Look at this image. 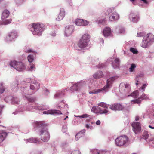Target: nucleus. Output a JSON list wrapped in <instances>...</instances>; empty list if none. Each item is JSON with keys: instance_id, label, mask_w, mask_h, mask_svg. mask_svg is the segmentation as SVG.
<instances>
[{"instance_id": "nucleus-62", "label": "nucleus", "mask_w": 154, "mask_h": 154, "mask_svg": "<svg viewBox=\"0 0 154 154\" xmlns=\"http://www.w3.org/2000/svg\"><path fill=\"white\" fill-rule=\"evenodd\" d=\"M97 153L98 154H99V152H98Z\"/></svg>"}, {"instance_id": "nucleus-56", "label": "nucleus", "mask_w": 154, "mask_h": 154, "mask_svg": "<svg viewBox=\"0 0 154 154\" xmlns=\"http://www.w3.org/2000/svg\"><path fill=\"white\" fill-rule=\"evenodd\" d=\"M0 126H2L3 125H2V123L1 121H0Z\"/></svg>"}, {"instance_id": "nucleus-23", "label": "nucleus", "mask_w": 154, "mask_h": 154, "mask_svg": "<svg viewBox=\"0 0 154 154\" xmlns=\"http://www.w3.org/2000/svg\"><path fill=\"white\" fill-rule=\"evenodd\" d=\"M103 75V72L101 71H97L93 75V77L96 79L102 77Z\"/></svg>"}, {"instance_id": "nucleus-33", "label": "nucleus", "mask_w": 154, "mask_h": 154, "mask_svg": "<svg viewBox=\"0 0 154 154\" xmlns=\"http://www.w3.org/2000/svg\"><path fill=\"white\" fill-rule=\"evenodd\" d=\"M136 66L134 64H132L131 65V66L129 68L130 72H133L134 69L136 68Z\"/></svg>"}, {"instance_id": "nucleus-52", "label": "nucleus", "mask_w": 154, "mask_h": 154, "mask_svg": "<svg viewBox=\"0 0 154 154\" xmlns=\"http://www.w3.org/2000/svg\"><path fill=\"white\" fill-rule=\"evenodd\" d=\"M141 1H143V2L145 3L146 4L147 3V1L146 0H141Z\"/></svg>"}, {"instance_id": "nucleus-32", "label": "nucleus", "mask_w": 154, "mask_h": 154, "mask_svg": "<svg viewBox=\"0 0 154 154\" xmlns=\"http://www.w3.org/2000/svg\"><path fill=\"white\" fill-rule=\"evenodd\" d=\"M34 60V57L32 55H30L28 56V60L29 63L32 62Z\"/></svg>"}, {"instance_id": "nucleus-58", "label": "nucleus", "mask_w": 154, "mask_h": 154, "mask_svg": "<svg viewBox=\"0 0 154 154\" xmlns=\"http://www.w3.org/2000/svg\"><path fill=\"white\" fill-rule=\"evenodd\" d=\"M68 116H67L64 119V120H66V118H68Z\"/></svg>"}, {"instance_id": "nucleus-7", "label": "nucleus", "mask_w": 154, "mask_h": 154, "mask_svg": "<svg viewBox=\"0 0 154 154\" xmlns=\"http://www.w3.org/2000/svg\"><path fill=\"white\" fill-rule=\"evenodd\" d=\"M9 11L7 10H4L2 14L1 19L3 21V23L5 25L9 24L11 22V19L5 20L9 17Z\"/></svg>"}, {"instance_id": "nucleus-25", "label": "nucleus", "mask_w": 154, "mask_h": 154, "mask_svg": "<svg viewBox=\"0 0 154 154\" xmlns=\"http://www.w3.org/2000/svg\"><path fill=\"white\" fill-rule=\"evenodd\" d=\"M7 135V133L4 131H2L0 133V143L4 141Z\"/></svg>"}, {"instance_id": "nucleus-24", "label": "nucleus", "mask_w": 154, "mask_h": 154, "mask_svg": "<svg viewBox=\"0 0 154 154\" xmlns=\"http://www.w3.org/2000/svg\"><path fill=\"white\" fill-rule=\"evenodd\" d=\"M88 44L85 43V42L79 40L78 43V45L81 48H86L88 46Z\"/></svg>"}, {"instance_id": "nucleus-3", "label": "nucleus", "mask_w": 154, "mask_h": 154, "mask_svg": "<svg viewBox=\"0 0 154 154\" xmlns=\"http://www.w3.org/2000/svg\"><path fill=\"white\" fill-rule=\"evenodd\" d=\"M154 42V35L151 33H149L145 36L142 43V46L146 48L148 45H150Z\"/></svg>"}, {"instance_id": "nucleus-31", "label": "nucleus", "mask_w": 154, "mask_h": 154, "mask_svg": "<svg viewBox=\"0 0 154 154\" xmlns=\"http://www.w3.org/2000/svg\"><path fill=\"white\" fill-rule=\"evenodd\" d=\"M83 134L82 132H80L78 133L75 135V139L76 140H78L79 138L82 137Z\"/></svg>"}, {"instance_id": "nucleus-55", "label": "nucleus", "mask_w": 154, "mask_h": 154, "mask_svg": "<svg viewBox=\"0 0 154 154\" xmlns=\"http://www.w3.org/2000/svg\"><path fill=\"white\" fill-rule=\"evenodd\" d=\"M2 107L1 106H0V113H1V112H2Z\"/></svg>"}, {"instance_id": "nucleus-15", "label": "nucleus", "mask_w": 154, "mask_h": 154, "mask_svg": "<svg viewBox=\"0 0 154 154\" xmlns=\"http://www.w3.org/2000/svg\"><path fill=\"white\" fill-rule=\"evenodd\" d=\"M65 15V12L64 9L63 8H60V12L57 17L56 18V20L58 21L62 20L64 18Z\"/></svg>"}, {"instance_id": "nucleus-44", "label": "nucleus", "mask_w": 154, "mask_h": 154, "mask_svg": "<svg viewBox=\"0 0 154 154\" xmlns=\"http://www.w3.org/2000/svg\"><path fill=\"white\" fill-rule=\"evenodd\" d=\"M80 153L78 151H75L73 152L71 154H80Z\"/></svg>"}, {"instance_id": "nucleus-6", "label": "nucleus", "mask_w": 154, "mask_h": 154, "mask_svg": "<svg viewBox=\"0 0 154 154\" xmlns=\"http://www.w3.org/2000/svg\"><path fill=\"white\" fill-rule=\"evenodd\" d=\"M10 66L14 68L19 71L24 70L25 68L24 64L21 62H17L15 61H11L10 63Z\"/></svg>"}, {"instance_id": "nucleus-18", "label": "nucleus", "mask_w": 154, "mask_h": 154, "mask_svg": "<svg viewBox=\"0 0 154 154\" xmlns=\"http://www.w3.org/2000/svg\"><path fill=\"white\" fill-rule=\"evenodd\" d=\"M43 113L47 114H62V112L59 110H51L45 111L43 112Z\"/></svg>"}, {"instance_id": "nucleus-59", "label": "nucleus", "mask_w": 154, "mask_h": 154, "mask_svg": "<svg viewBox=\"0 0 154 154\" xmlns=\"http://www.w3.org/2000/svg\"><path fill=\"white\" fill-rule=\"evenodd\" d=\"M138 81H137V82L136 83V85H138Z\"/></svg>"}, {"instance_id": "nucleus-63", "label": "nucleus", "mask_w": 154, "mask_h": 154, "mask_svg": "<svg viewBox=\"0 0 154 154\" xmlns=\"http://www.w3.org/2000/svg\"><path fill=\"white\" fill-rule=\"evenodd\" d=\"M110 10V9H109V10Z\"/></svg>"}, {"instance_id": "nucleus-21", "label": "nucleus", "mask_w": 154, "mask_h": 154, "mask_svg": "<svg viewBox=\"0 0 154 154\" xmlns=\"http://www.w3.org/2000/svg\"><path fill=\"white\" fill-rule=\"evenodd\" d=\"M17 35L16 32H14L9 33L8 36L6 37V39L7 40L11 41L12 39L15 38Z\"/></svg>"}, {"instance_id": "nucleus-34", "label": "nucleus", "mask_w": 154, "mask_h": 154, "mask_svg": "<svg viewBox=\"0 0 154 154\" xmlns=\"http://www.w3.org/2000/svg\"><path fill=\"white\" fill-rule=\"evenodd\" d=\"M154 140V137L152 135L149 136L148 139H147L146 141L148 142H150L151 141Z\"/></svg>"}, {"instance_id": "nucleus-40", "label": "nucleus", "mask_w": 154, "mask_h": 154, "mask_svg": "<svg viewBox=\"0 0 154 154\" xmlns=\"http://www.w3.org/2000/svg\"><path fill=\"white\" fill-rule=\"evenodd\" d=\"M25 97L27 98V100L30 102H33L34 101V99L33 98L28 97L26 96H25Z\"/></svg>"}, {"instance_id": "nucleus-2", "label": "nucleus", "mask_w": 154, "mask_h": 154, "mask_svg": "<svg viewBox=\"0 0 154 154\" xmlns=\"http://www.w3.org/2000/svg\"><path fill=\"white\" fill-rule=\"evenodd\" d=\"M32 26L33 29L32 32L34 35H40L45 28V26L42 23H34L32 24Z\"/></svg>"}, {"instance_id": "nucleus-27", "label": "nucleus", "mask_w": 154, "mask_h": 154, "mask_svg": "<svg viewBox=\"0 0 154 154\" xmlns=\"http://www.w3.org/2000/svg\"><path fill=\"white\" fill-rule=\"evenodd\" d=\"M138 95L139 92L138 91L136 90L134 91L132 93L130 96L134 98H137L138 97Z\"/></svg>"}, {"instance_id": "nucleus-1", "label": "nucleus", "mask_w": 154, "mask_h": 154, "mask_svg": "<svg viewBox=\"0 0 154 154\" xmlns=\"http://www.w3.org/2000/svg\"><path fill=\"white\" fill-rule=\"evenodd\" d=\"M36 124L38 127L42 128L40 131L42 140L44 142L48 141L49 139L50 135L48 130L45 128L47 125L42 122H37Z\"/></svg>"}, {"instance_id": "nucleus-13", "label": "nucleus", "mask_w": 154, "mask_h": 154, "mask_svg": "<svg viewBox=\"0 0 154 154\" xmlns=\"http://www.w3.org/2000/svg\"><path fill=\"white\" fill-rule=\"evenodd\" d=\"M109 108L112 110H121L123 107L120 104H113L110 106Z\"/></svg>"}, {"instance_id": "nucleus-36", "label": "nucleus", "mask_w": 154, "mask_h": 154, "mask_svg": "<svg viewBox=\"0 0 154 154\" xmlns=\"http://www.w3.org/2000/svg\"><path fill=\"white\" fill-rule=\"evenodd\" d=\"M145 35V33L144 32H141L138 33L137 35V37H143Z\"/></svg>"}, {"instance_id": "nucleus-37", "label": "nucleus", "mask_w": 154, "mask_h": 154, "mask_svg": "<svg viewBox=\"0 0 154 154\" xmlns=\"http://www.w3.org/2000/svg\"><path fill=\"white\" fill-rule=\"evenodd\" d=\"M5 91V88L2 86V84L1 83L0 86V94H2Z\"/></svg>"}, {"instance_id": "nucleus-46", "label": "nucleus", "mask_w": 154, "mask_h": 154, "mask_svg": "<svg viewBox=\"0 0 154 154\" xmlns=\"http://www.w3.org/2000/svg\"><path fill=\"white\" fill-rule=\"evenodd\" d=\"M106 21V20L105 19H104L103 20L101 21V20H100L99 21V22L100 23H105Z\"/></svg>"}, {"instance_id": "nucleus-26", "label": "nucleus", "mask_w": 154, "mask_h": 154, "mask_svg": "<svg viewBox=\"0 0 154 154\" xmlns=\"http://www.w3.org/2000/svg\"><path fill=\"white\" fill-rule=\"evenodd\" d=\"M27 142L30 143H37L38 140L36 138H31L27 140Z\"/></svg>"}, {"instance_id": "nucleus-49", "label": "nucleus", "mask_w": 154, "mask_h": 154, "mask_svg": "<svg viewBox=\"0 0 154 154\" xmlns=\"http://www.w3.org/2000/svg\"><path fill=\"white\" fill-rule=\"evenodd\" d=\"M139 119V117L138 116H137L135 117V120L136 121H138Z\"/></svg>"}, {"instance_id": "nucleus-29", "label": "nucleus", "mask_w": 154, "mask_h": 154, "mask_svg": "<svg viewBox=\"0 0 154 154\" xmlns=\"http://www.w3.org/2000/svg\"><path fill=\"white\" fill-rule=\"evenodd\" d=\"M141 101V100L140 99V98L139 97L137 99L131 101L132 104L137 103L138 104H140V103Z\"/></svg>"}, {"instance_id": "nucleus-42", "label": "nucleus", "mask_w": 154, "mask_h": 154, "mask_svg": "<svg viewBox=\"0 0 154 154\" xmlns=\"http://www.w3.org/2000/svg\"><path fill=\"white\" fill-rule=\"evenodd\" d=\"M34 85L36 87V88H37L38 89L40 87V84H39L36 82L35 83H34Z\"/></svg>"}, {"instance_id": "nucleus-28", "label": "nucleus", "mask_w": 154, "mask_h": 154, "mask_svg": "<svg viewBox=\"0 0 154 154\" xmlns=\"http://www.w3.org/2000/svg\"><path fill=\"white\" fill-rule=\"evenodd\" d=\"M97 105L99 106L106 108H107L109 106V105L103 102H101L99 103Z\"/></svg>"}, {"instance_id": "nucleus-60", "label": "nucleus", "mask_w": 154, "mask_h": 154, "mask_svg": "<svg viewBox=\"0 0 154 154\" xmlns=\"http://www.w3.org/2000/svg\"><path fill=\"white\" fill-rule=\"evenodd\" d=\"M14 103H16L17 104H18V102L15 101V102H14Z\"/></svg>"}, {"instance_id": "nucleus-10", "label": "nucleus", "mask_w": 154, "mask_h": 154, "mask_svg": "<svg viewBox=\"0 0 154 154\" xmlns=\"http://www.w3.org/2000/svg\"><path fill=\"white\" fill-rule=\"evenodd\" d=\"M83 84L82 82L75 84L70 87V90L72 91H78L83 86Z\"/></svg>"}, {"instance_id": "nucleus-9", "label": "nucleus", "mask_w": 154, "mask_h": 154, "mask_svg": "<svg viewBox=\"0 0 154 154\" xmlns=\"http://www.w3.org/2000/svg\"><path fill=\"white\" fill-rule=\"evenodd\" d=\"M131 126L133 127V131L135 134L140 132L141 130V126L140 123L139 122H134L132 123Z\"/></svg>"}, {"instance_id": "nucleus-17", "label": "nucleus", "mask_w": 154, "mask_h": 154, "mask_svg": "<svg viewBox=\"0 0 154 154\" xmlns=\"http://www.w3.org/2000/svg\"><path fill=\"white\" fill-rule=\"evenodd\" d=\"M90 36L88 34H85L83 35L79 40L82 41L85 43L88 44L90 41Z\"/></svg>"}, {"instance_id": "nucleus-12", "label": "nucleus", "mask_w": 154, "mask_h": 154, "mask_svg": "<svg viewBox=\"0 0 154 154\" xmlns=\"http://www.w3.org/2000/svg\"><path fill=\"white\" fill-rule=\"evenodd\" d=\"M130 20L133 22L137 23L140 19L139 16L138 14L131 13L129 15Z\"/></svg>"}, {"instance_id": "nucleus-48", "label": "nucleus", "mask_w": 154, "mask_h": 154, "mask_svg": "<svg viewBox=\"0 0 154 154\" xmlns=\"http://www.w3.org/2000/svg\"><path fill=\"white\" fill-rule=\"evenodd\" d=\"M103 64H100L99 66H98V67L99 68H100L101 67H103Z\"/></svg>"}, {"instance_id": "nucleus-35", "label": "nucleus", "mask_w": 154, "mask_h": 154, "mask_svg": "<svg viewBox=\"0 0 154 154\" xmlns=\"http://www.w3.org/2000/svg\"><path fill=\"white\" fill-rule=\"evenodd\" d=\"M26 0H16V2L17 5L21 4L26 1Z\"/></svg>"}, {"instance_id": "nucleus-47", "label": "nucleus", "mask_w": 154, "mask_h": 154, "mask_svg": "<svg viewBox=\"0 0 154 154\" xmlns=\"http://www.w3.org/2000/svg\"><path fill=\"white\" fill-rule=\"evenodd\" d=\"M100 120H98L96 122V124L98 125H100Z\"/></svg>"}, {"instance_id": "nucleus-45", "label": "nucleus", "mask_w": 154, "mask_h": 154, "mask_svg": "<svg viewBox=\"0 0 154 154\" xmlns=\"http://www.w3.org/2000/svg\"><path fill=\"white\" fill-rule=\"evenodd\" d=\"M30 89L34 90L35 88V87L33 85H31L30 86Z\"/></svg>"}, {"instance_id": "nucleus-38", "label": "nucleus", "mask_w": 154, "mask_h": 154, "mask_svg": "<svg viewBox=\"0 0 154 154\" xmlns=\"http://www.w3.org/2000/svg\"><path fill=\"white\" fill-rule=\"evenodd\" d=\"M130 51L134 54H137L138 52L137 50L133 48H130Z\"/></svg>"}, {"instance_id": "nucleus-61", "label": "nucleus", "mask_w": 154, "mask_h": 154, "mask_svg": "<svg viewBox=\"0 0 154 154\" xmlns=\"http://www.w3.org/2000/svg\"><path fill=\"white\" fill-rule=\"evenodd\" d=\"M130 0L132 2H134L135 1V0Z\"/></svg>"}, {"instance_id": "nucleus-8", "label": "nucleus", "mask_w": 154, "mask_h": 154, "mask_svg": "<svg viewBox=\"0 0 154 154\" xmlns=\"http://www.w3.org/2000/svg\"><path fill=\"white\" fill-rule=\"evenodd\" d=\"M91 111L95 113H100V114H107L109 111L107 109L102 110L101 108L98 106H94L91 110Z\"/></svg>"}, {"instance_id": "nucleus-11", "label": "nucleus", "mask_w": 154, "mask_h": 154, "mask_svg": "<svg viewBox=\"0 0 154 154\" xmlns=\"http://www.w3.org/2000/svg\"><path fill=\"white\" fill-rule=\"evenodd\" d=\"M75 23L78 26H85L88 24V22L84 20L78 19L75 20Z\"/></svg>"}, {"instance_id": "nucleus-19", "label": "nucleus", "mask_w": 154, "mask_h": 154, "mask_svg": "<svg viewBox=\"0 0 154 154\" xmlns=\"http://www.w3.org/2000/svg\"><path fill=\"white\" fill-rule=\"evenodd\" d=\"M119 18V14L116 12H112L109 16V20L110 21H115Z\"/></svg>"}, {"instance_id": "nucleus-16", "label": "nucleus", "mask_w": 154, "mask_h": 154, "mask_svg": "<svg viewBox=\"0 0 154 154\" xmlns=\"http://www.w3.org/2000/svg\"><path fill=\"white\" fill-rule=\"evenodd\" d=\"M90 36L88 34H85L83 35L79 40L82 41L85 43L88 44L90 41Z\"/></svg>"}, {"instance_id": "nucleus-50", "label": "nucleus", "mask_w": 154, "mask_h": 154, "mask_svg": "<svg viewBox=\"0 0 154 154\" xmlns=\"http://www.w3.org/2000/svg\"><path fill=\"white\" fill-rule=\"evenodd\" d=\"M146 86V84H144L143 86L142 87V89H144L145 88Z\"/></svg>"}, {"instance_id": "nucleus-30", "label": "nucleus", "mask_w": 154, "mask_h": 154, "mask_svg": "<svg viewBox=\"0 0 154 154\" xmlns=\"http://www.w3.org/2000/svg\"><path fill=\"white\" fill-rule=\"evenodd\" d=\"M149 135L148 134V132L146 131H145L143 134V138L146 141L148 138Z\"/></svg>"}, {"instance_id": "nucleus-53", "label": "nucleus", "mask_w": 154, "mask_h": 154, "mask_svg": "<svg viewBox=\"0 0 154 154\" xmlns=\"http://www.w3.org/2000/svg\"><path fill=\"white\" fill-rule=\"evenodd\" d=\"M149 128H150L151 129H154V127H152L151 126L149 125Z\"/></svg>"}, {"instance_id": "nucleus-51", "label": "nucleus", "mask_w": 154, "mask_h": 154, "mask_svg": "<svg viewBox=\"0 0 154 154\" xmlns=\"http://www.w3.org/2000/svg\"><path fill=\"white\" fill-rule=\"evenodd\" d=\"M125 86L126 88H127L129 87V85L128 84H125Z\"/></svg>"}, {"instance_id": "nucleus-57", "label": "nucleus", "mask_w": 154, "mask_h": 154, "mask_svg": "<svg viewBox=\"0 0 154 154\" xmlns=\"http://www.w3.org/2000/svg\"><path fill=\"white\" fill-rule=\"evenodd\" d=\"M31 51H31V50H28L27 51V52H28V53H30V52H31Z\"/></svg>"}, {"instance_id": "nucleus-22", "label": "nucleus", "mask_w": 154, "mask_h": 154, "mask_svg": "<svg viewBox=\"0 0 154 154\" xmlns=\"http://www.w3.org/2000/svg\"><path fill=\"white\" fill-rule=\"evenodd\" d=\"M120 60L118 58H116L114 60V62L112 63V65L113 67L114 68H119L120 65Z\"/></svg>"}, {"instance_id": "nucleus-43", "label": "nucleus", "mask_w": 154, "mask_h": 154, "mask_svg": "<svg viewBox=\"0 0 154 154\" xmlns=\"http://www.w3.org/2000/svg\"><path fill=\"white\" fill-rule=\"evenodd\" d=\"M30 70H32V69L34 68H35V65L33 64H30Z\"/></svg>"}, {"instance_id": "nucleus-14", "label": "nucleus", "mask_w": 154, "mask_h": 154, "mask_svg": "<svg viewBox=\"0 0 154 154\" xmlns=\"http://www.w3.org/2000/svg\"><path fill=\"white\" fill-rule=\"evenodd\" d=\"M74 29V26L73 25H69L66 27L65 34L66 36H70L72 33Z\"/></svg>"}, {"instance_id": "nucleus-5", "label": "nucleus", "mask_w": 154, "mask_h": 154, "mask_svg": "<svg viewBox=\"0 0 154 154\" xmlns=\"http://www.w3.org/2000/svg\"><path fill=\"white\" fill-rule=\"evenodd\" d=\"M128 138L125 135L121 136L118 137L115 140L116 145L119 146H122L128 142Z\"/></svg>"}, {"instance_id": "nucleus-39", "label": "nucleus", "mask_w": 154, "mask_h": 154, "mask_svg": "<svg viewBox=\"0 0 154 154\" xmlns=\"http://www.w3.org/2000/svg\"><path fill=\"white\" fill-rule=\"evenodd\" d=\"M89 116L86 114H83L81 116H77L80 118H87L89 117Z\"/></svg>"}, {"instance_id": "nucleus-4", "label": "nucleus", "mask_w": 154, "mask_h": 154, "mask_svg": "<svg viewBox=\"0 0 154 154\" xmlns=\"http://www.w3.org/2000/svg\"><path fill=\"white\" fill-rule=\"evenodd\" d=\"M118 77H112L109 79L107 80L106 85L104 87L101 89H98L96 90H94L91 93L97 94L103 90L106 91L109 88L112 83Z\"/></svg>"}, {"instance_id": "nucleus-20", "label": "nucleus", "mask_w": 154, "mask_h": 154, "mask_svg": "<svg viewBox=\"0 0 154 154\" xmlns=\"http://www.w3.org/2000/svg\"><path fill=\"white\" fill-rule=\"evenodd\" d=\"M112 34L111 29L108 27H105L103 32V35L105 37L111 36Z\"/></svg>"}, {"instance_id": "nucleus-41", "label": "nucleus", "mask_w": 154, "mask_h": 154, "mask_svg": "<svg viewBox=\"0 0 154 154\" xmlns=\"http://www.w3.org/2000/svg\"><path fill=\"white\" fill-rule=\"evenodd\" d=\"M139 98H140V99H142V100H141L142 101L143 99H146L147 97L144 94H142Z\"/></svg>"}, {"instance_id": "nucleus-54", "label": "nucleus", "mask_w": 154, "mask_h": 154, "mask_svg": "<svg viewBox=\"0 0 154 154\" xmlns=\"http://www.w3.org/2000/svg\"><path fill=\"white\" fill-rule=\"evenodd\" d=\"M86 127L87 128H89V125L88 124H86Z\"/></svg>"}]
</instances>
